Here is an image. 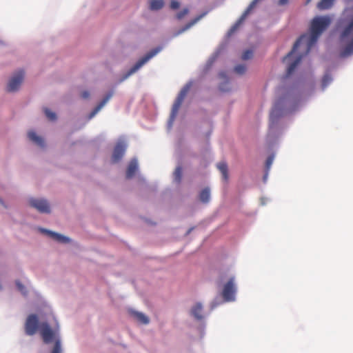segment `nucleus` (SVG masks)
<instances>
[{
	"mask_svg": "<svg viewBox=\"0 0 353 353\" xmlns=\"http://www.w3.org/2000/svg\"><path fill=\"white\" fill-rule=\"evenodd\" d=\"M302 59V56L300 55L299 57L296 59L288 68L287 69V76H290L295 70V68L297 67L299 63H300L301 60Z\"/></svg>",
	"mask_w": 353,
	"mask_h": 353,
	"instance_id": "21",
	"label": "nucleus"
},
{
	"mask_svg": "<svg viewBox=\"0 0 353 353\" xmlns=\"http://www.w3.org/2000/svg\"><path fill=\"white\" fill-rule=\"evenodd\" d=\"M189 12V10L188 8L183 9L181 12H178L176 14V17L179 19H181L183 18Z\"/></svg>",
	"mask_w": 353,
	"mask_h": 353,
	"instance_id": "31",
	"label": "nucleus"
},
{
	"mask_svg": "<svg viewBox=\"0 0 353 353\" xmlns=\"http://www.w3.org/2000/svg\"><path fill=\"white\" fill-rule=\"evenodd\" d=\"M246 71V67L245 65H238L234 68V72L239 74H243Z\"/></svg>",
	"mask_w": 353,
	"mask_h": 353,
	"instance_id": "27",
	"label": "nucleus"
},
{
	"mask_svg": "<svg viewBox=\"0 0 353 353\" xmlns=\"http://www.w3.org/2000/svg\"><path fill=\"white\" fill-rule=\"evenodd\" d=\"M203 15H200L193 20H192L190 22H189L188 24H186L183 28H182L181 30L178 31V32L176 34V35H179V34L185 32V30H188L190 27H192L193 25H194L197 21H199Z\"/></svg>",
	"mask_w": 353,
	"mask_h": 353,
	"instance_id": "22",
	"label": "nucleus"
},
{
	"mask_svg": "<svg viewBox=\"0 0 353 353\" xmlns=\"http://www.w3.org/2000/svg\"><path fill=\"white\" fill-rule=\"evenodd\" d=\"M163 0H150V9L152 10H158L163 7Z\"/></svg>",
	"mask_w": 353,
	"mask_h": 353,
	"instance_id": "18",
	"label": "nucleus"
},
{
	"mask_svg": "<svg viewBox=\"0 0 353 353\" xmlns=\"http://www.w3.org/2000/svg\"><path fill=\"white\" fill-rule=\"evenodd\" d=\"M236 288L234 283V277L230 278L229 281L223 285L222 296L225 301L234 300Z\"/></svg>",
	"mask_w": 353,
	"mask_h": 353,
	"instance_id": "6",
	"label": "nucleus"
},
{
	"mask_svg": "<svg viewBox=\"0 0 353 353\" xmlns=\"http://www.w3.org/2000/svg\"><path fill=\"white\" fill-rule=\"evenodd\" d=\"M112 92H110L103 99V100L97 105V106L90 113V119L92 118L103 107V105L110 100V99L112 97Z\"/></svg>",
	"mask_w": 353,
	"mask_h": 353,
	"instance_id": "14",
	"label": "nucleus"
},
{
	"mask_svg": "<svg viewBox=\"0 0 353 353\" xmlns=\"http://www.w3.org/2000/svg\"><path fill=\"white\" fill-rule=\"evenodd\" d=\"M138 169V163L136 159H132L127 168L126 170V178L130 179L132 178L136 173Z\"/></svg>",
	"mask_w": 353,
	"mask_h": 353,
	"instance_id": "13",
	"label": "nucleus"
},
{
	"mask_svg": "<svg viewBox=\"0 0 353 353\" xmlns=\"http://www.w3.org/2000/svg\"><path fill=\"white\" fill-rule=\"evenodd\" d=\"M90 93L88 91H84L81 93V97L83 99H87L89 97Z\"/></svg>",
	"mask_w": 353,
	"mask_h": 353,
	"instance_id": "33",
	"label": "nucleus"
},
{
	"mask_svg": "<svg viewBox=\"0 0 353 353\" xmlns=\"http://www.w3.org/2000/svg\"><path fill=\"white\" fill-rule=\"evenodd\" d=\"M170 8L173 10H176L179 8V3L175 0H172L170 3Z\"/></svg>",
	"mask_w": 353,
	"mask_h": 353,
	"instance_id": "32",
	"label": "nucleus"
},
{
	"mask_svg": "<svg viewBox=\"0 0 353 353\" xmlns=\"http://www.w3.org/2000/svg\"><path fill=\"white\" fill-rule=\"evenodd\" d=\"M23 78L24 72L23 70L18 71L9 81L7 86V90L8 92L17 91L23 82Z\"/></svg>",
	"mask_w": 353,
	"mask_h": 353,
	"instance_id": "7",
	"label": "nucleus"
},
{
	"mask_svg": "<svg viewBox=\"0 0 353 353\" xmlns=\"http://www.w3.org/2000/svg\"><path fill=\"white\" fill-rule=\"evenodd\" d=\"M330 23L331 19L327 16L314 17L311 22L310 34H304L299 37L294 44L292 50L283 58V61H287L300 46H304L305 54H307Z\"/></svg>",
	"mask_w": 353,
	"mask_h": 353,
	"instance_id": "1",
	"label": "nucleus"
},
{
	"mask_svg": "<svg viewBox=\"0 0 353 353\" xmlns=\"http://www.w3.org/2000/svg\"><path fill=\"white\" fill-rule=\"evenodd\" d=\"M38 329H39L40 334L46 344L54 343L51 353H61V340L58 332L53 330L46 322L39 323L37 315H29L25 324L26 333L28 335L32 336L37 332Z\"/></svg>",
	"mask_w": 353,
	"mask_h": 353,
	"instance_id": "2",
	"label": "nucleus"
},
{
	"mask_svg": "<svg viewBox=\"0 0 353 353\" xmlns=\"http://www.w3.org/2000/svg\"><path fill=\"white\" fill-rule=\"evenodd\" d=\"M219 76H220V77H221V78H222V79H225V78H226V74H225V72H221V73L219 74Z\"/></svg>",
	"mask_w": 353,
	"mask_h": 353,
	"instance_id": "35",
	"label": "nucleus"
},
{
	"mask_svg": "<svg viewBox=\"0 0 353 353\" xmlns=\"http://www.w3.org/2000/svg\"><path fill=\"white\" fill-rule=\"evenodd\" d=\"M190 314L197 320H202L204 318L203 315V306L201 303H196L191 309Z\"/></svg>",
	"mask_w": 353,
	"mask_h": 353,
	"instance_id": "12",
	"label": "nucleus"
},
{
	"mask_svg": "<svg viewBox=\"0 0 353 353\" xmlns=\"http://www.w3.org/2000/svg\"><path fill=\"white\" fill-rule=\"evenodd\" d=\"M30 206L37 209L41 213H50V208L48 201L41 199H30L29 201Z\"/></svg>",
	"mask_w": 353,
	"mask_h": 353,
	"instance_id": "8",
	"label": "nucleus"
},
{
	"mask_svg": "<svg viewBox=\"0 0 353 353\" xmlns=\"http://www.w3.org/2000/svg\"><path fill=\"white\" fill-rule=\"evenodd\" d=\"M259 1L260 0H253L243 13L242 17H245L246 15H248L250 12L256 6Z\"/></svg>",
	"mask_w": 353,
	"mask_h": 353,
	"instance_id": "25",
	"label": "nucleus"
},
{
	"mask_svg": "<svg viewBox=\"0 0 353 353\" xmlns=\"http://www.w3.org/2000/svg\"><path fill=\"white\" fill-rule=\"evenodd\" d=\"M273 160H274L273 155L269 156L268 157V159H266L265 167H266L267 172H268V170L270 169V167L272 164Z\"/></svg>",
	"mask_w": 353,
	"mask_h": 353,
	"instance_id": "30",
	"label": "nucleus"
},
{
	"mask_svg": "<svg viewBox=\"0 0 353 353\" xmlns=\"http://www.w3.org/2000/svg\"><path fill=\"white\" fill-rule=\"evenodd\" d=\"M44 112H45V114H46V117L50 121H54V120H56V119H57L56 114L54 112H51L48 108H45L44 109Z\"/></svg>",
	"mask_w": 353,
	"mask_h": 353,
	"instance_id": "26",
	"label": "nucleus"
},
{
	"mask_svg": "<svg viewBox=\"0 0 353 353\" xmlns=\"http://www.w3.org/2000/svg\"><path fill=\"white\" fill-rule=\"evenodd\" d=\"M41 231L43 233H45L48 234L50 237L53 239L54 240L57 241V242L62 243H67L70 242V239L58 233L45 230V229H41Z\"/></svg>",
	"mask_w": 353,
	"mask_h": 353,
	"instance_id": "9",
	"label": "nucleus"
},
{
	"mask_svg": "<svg viewBox=\"0 0 353 353\" xmlns=\"http://www.w3.org/2000/svg\"><path fill=\"white\" fill-rule=\"evenodd\" d=\"M132 315L141 323L148 324L149 323V319L144 314L139 312H132Z\"/></svg>",
	"mask_w": 353,
	"mask_h": 353,
	"instance_id": "17",
	"label": "nucleus"
},
{
	"mask_svg": "<svg viewBox=\"0 0 353 353\" xmlns=\"http://www.w3.org/2000/svg\"><path fill=\"white\" fill-rule=\"evenodd\" d=\"M332 79L330 74H325L321 81L322 88L324 89L327 87L332 81Z\"/></svg>",
	"mask_w": 353,
	"mask_h": 353,
	"instance_id": "24",
	"label": "nucleus"
},
{
	"mask_svg": "<svg viewBox=\"0 0 353 353\" xmlns=\"http://www.w3.org/2000/svg\"><path fill=\"white\" fill-rule=\"evenodd\" d=\"M334 0H321L318 3V8L319 10H327L332 7Z\"/></svg>",
	"mask_w": 353,
	"mask_h": 353,
	"instance_id": "20",
	"label": "nucleus"
},
{
	"mask_svg": "<svg viewBox=\"0 0 353 353\" xmlns=\"http://www.w3.org/2000/svg\"><path fill=\"white\" fill-rule=\"evenodd\" d=\"M191 88V83H187L180 91L178 97H176L172 108V112L170 117V126L172 125L173 121H174L178 111L185 99L187 94L188 93L190 89Z\"/></svg>",
	"mask_w": 353,
	"mask_h": 353,
	"instance_id": "4",
	"label": "nucleus"
},
{
	"mask_svg": "<svg viewBox=\"0 0 353 353\" xmlns=\"http://www.w3.org/2000/svg\"><path fill=\"white\" fill-rule=\"evenodd\" d=\"M220 89L223 91H227L228 90H225L223 88L221 87Z\"/></svg>",
	"mask_w": 353,
	"mask_h": 353,
	"instance_id": "36",
	"label": "nucleus"
},
{
	"mask_svg": "<svg viewBox=\"0 0 353 353\" xmlns=\"http://www.w3.org/2000/svg\"><path fill=\"white\" fill-rule=\"evenodd\" d=\"M210 199V192L208 188H204L199 194V199L203 203H208Z\"/></svg>",
	"mask_w": 353,
	"mask_h": 353,
	"instance_id": "19",
	"label": "nucleus"
},
{
	"mask_svg": "<svg viewBox=\"0 0 353 353\" xmlns=\"http://www.w3.org/2000/svg\"><path fill=\"white\" fill-rule=\"evenodd\" d=\"M281 103V99L277 101L272 108L270 117L272 123H274V121L277 119V118H279L283 114V110L280 107Z\"/></svg>",
	"mask_w": 353,
	"mask_h": 353,
	"instance_id": "11",
	"label": "nucleus"
},
{
	"mask_svg": "<svg viewBox=\"0 0 353 353\" xmlns=\"http://www.w3.org/2000/svg\"><path fill=\"white\" fill-rule=\"evenodd\" d=\"M288 3V0H279L278 4L279 6H285Z\"/></svg>",
	"mask_w": 353,
	"mask_h": 353,
	"instance_id": "34",
	"label": "nucleus"
},
{
	"mask_svg": "<svg viewBox=\"0 0 353 353\" xmlns=\"http://www.w3.org/2000/svg\"><path fill=\"white\" fill-rule=\"evenodd\" d=\"M253 56V52L251 50H245L241 56V59L243 60H248L251 59Z\"/></svg>",
	"mask_w": 353,
	"mask_h": 353,
	"instance_id": "28",
	"label": "nucleus"
},
{
	"mask_svg": "<svg viewBox=\"0 0 353 353\" xmlns=\"http://www.w3.org/2000/svg\"><path fill=\"white\" fill-rule=\"evenodd\" d=\"M0 203H1L2 205H3V202L2 199H0Z\"/></svg>",
	"mask_w": 353,
	"mask_h": 353,
	"instance_id": "37",
	"label": "nucleus"
},
{
	"mask_svg": "<svg viewBox=\"0 0 353 353\" xmlns=\"http://www.w3.org/2000/svg\"><path fill=\"white\" fill-rule=\"evenodd\" d=\"M341 43L345 44L341 52V57H346L353 54V18L344 28L340 36Z\"/></svg>",
	"mask_w": 353,
	"mask_h": 353,
	"instance_id": "3",
	"label": "nucleus"
},
{
	"mask_svg": "<svg viewBox=\"0 0 353 353\" xmlns=\"http://www.w3.org/2000/svg\"><path fill=\"white\" fill-rule=\"evenodd\" d=\"M125 146L124 144L123 143H119L117 144L114 149V152H113V154H112V161L114 163H116V162H118L119 161H120V159L122 158V157L123 156L124 153H125Z\"/></svg>",
	"mask_w": 353,
	"mask_h": 353,
	"instance_id": "10",
	"label": "nucleus"
},
{
	"mask_svg": "<svg viewBox=\"0 0 353 353\" xmlns=\"http://www.w3.org/2000/svg\"><path fill=\"white\" fill-rule=\"evenodd\" d=\"M161 48H157L147 53L143 57L140 59L125 74H124L121 81H124L132 74L136 72L141 67L147 63L151 58L155 56L161 51Z\"/></svg>",
	"mask_w": 353,
	"mask_h": 353,
	"instance_id": "5",
	"label": "nucleus"
},
{
	"mask_svg": "<svg viewBox=\"0 0 353 353\" xmlns=\"http://www.w3.org/2000/svg\"><path fill=\"white\" fill-rule=\"evenodd\" d=\"M217 168L222 174L223 179L225 181H227L228 180L229 176H228V165L225 162H220L217 164Z\"/></svg>",
	"mask_w": 353,
	"mask_h": 353,
	"instance_id": "15",
	"label": "nucleus"
},
{
	"mask_svg": "<svg viewBox=\"0 0 353 353\" xmlns=\"http://www.w3.org/2000/svg\"><path fill=\"white\" fill-rule=\"evenodd\" d=\"M16 285H17V287L19 291H20L23 294H27V290H26V287L23 284H21L19 281H16Z\"/></svg>",
	"mask_w": 353,
	"mask_h": 353,
	"instance_id": "29",
	"label": "nucleus"
},
{
	"mask_svg": "<svg viewBox=\"0 0 353 353\" xmlns=\"http://www.w3.org/2000/svg\"><path fill=\"white\" fill-rule=\"evenodd\" d=\"M181 177H182V168L181 166H178V167H176V168L175 169V170L174 172V180L177 183H179L181 180Z\"/></svg>",
	"mask_w": 353,
	"mask_h": 353,
	"instance_id": "23",
	"label": "nucleus"
},
{
	"mask_svg": "<svg viewBox=\"0 0 353 353\" xmlns=\"http://www.w3.org/2000/svg\"><path fill=\"white\" fill-rule=\"evenodd\" d=\"M28 137L30 141L35 143L37 145L43 147L44 145V141L43 139L37 135L33 131H30L28 134Z\"/></svg>",
	"mask_w": 353,
	"mask_h": 353,
	"instance_id": "16",
	"label": "nucleus"
}]
</instances>
